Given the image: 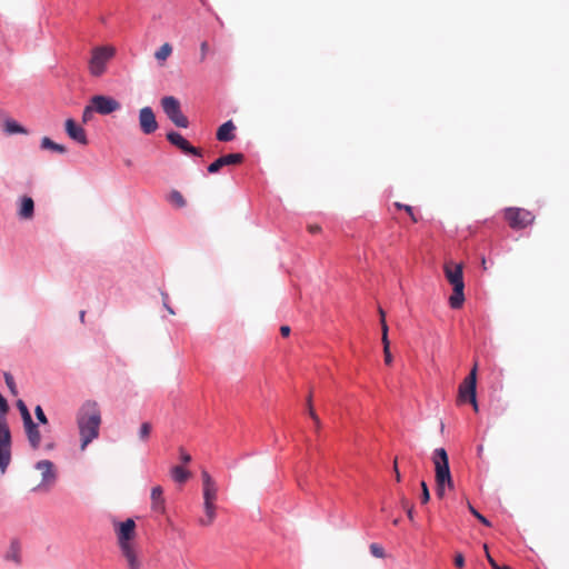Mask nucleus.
Instances as JSON below:
<instances>
[{"label":"nucleus","mask_w":569,"mask_h":569,"mask_svg":"<svg viewBox=\"0 0 569 569\" xmlns=\"http://www.w3.org/2000/svg\"><path fill=\"white\" fill-rule=\"evenodd\" d=\"M169 201L178 208H183L186 206V200L181 192H179L178 190H172L170 192Z\"/></svg>","instance_id":"nucleus-29"},{"label":"nucleus","mask_w":569,"mask_h":569,"mask_svg":"<svg viewBox=\"0 0 569 569\" xmlns=\"http://www.w3.org/2000/svg\"><path fill=\"white\" fill-rule=\"evenodd\" d=\"M445 274L447 280L453 288V292L449 298V305L452 309H459L465 301V282L462 277V264L453 262L446 263Z\"/></svg>","instance_id":"nucleus-2"},{"label":"nucleus","mask_w":569,"mask_h":569,"mask_svg":"<svg viewBox=\"0 0 569 569\" xmlns=\"http://www.w3.org/2000/svg\"><path fill=\"white\" fill-rule=\"evenodd\" d=\"M41 148L42 149H49V150H52V151H56V152H59V153L67 152V148L63 144H59V143L52 141L48 137H43L42 138V140H41Z\"/></svg>","instance_id":"nucleus-27"},{"label":"nucleus","mask_w":569,"mask_h":569,"mask_svg":"<svg viewBox=\"0 0 569 569\" xmlns=\"http://www.w3.org/2000/svg\"><path fill=\"white\" fill-rule=\"evenodd\" d=\"M34 214V202L31 197L23 196L20 198L18 216L23 220H30Z\"/></svg>","instance_id":"nucleus-21"},{"label":"nucleus","mask_w":569,"mask_h":569,"mask_svg":"<svg viewBox=\"0 0 569 569\" xmlns=\"http://www.w3.org/2000/svg\"><path fill=\"white\" fill-rule=\"evenodd\" d=\"M96 112V109L93 107L92 103H90L89 106H87L84 109H83V112H82V122L83 123H88L89 121L92 120L93 118V113Z\"/></svg>","instance_id":"nucleus-33"},{"label":"nucleus","mask_w":569,"mask_h":569,"mask_svg":"<svg viewBox=\"0 0 569 569\" xmlns=\"http://www.w3.org/2000/svg\"><path fill=\"white\" fill-rule=\"evenodd\" d=\"M77 423L81 440V450L98 438L101 425V412L96 401H86L79 409Z\"/></svg>","instance_id":"nucleus-1"},{"label":"nucleus","mask_w":569,"mask_h":569,"mask_svg":"<svg viewBox=\"0 0 569 569\" xmlns=\"http://www.w3.org/2000/svg\"><path fill=\"white\" fill-rule=\"evenodd\" d=\"M236 130V126L231 120L222 123L217 130V139L219 141H232L234 139L233 131Z\"/></svg>","instance_id":"nucleus-23"},{"label":"nucleus","mask_w":569,"mask_h":569,"mask_svg":"<svg viewBox=\"0 0 569 569\" xmlns=\"http://www.w3.org/2000/svg\"><path fill=\"white\" fill-rule=\"evenodd\" d=\"M477 362L473 365L470 373L466 377V379L459 386L458 392V401L459 402H470L475 409L478 411V403L476 398V386H477Z\"/></svg>","instance_id":"nucleus-5"},{"label":"nucleus","mask_w":569,"mask_h":569,"mask_svg":"<svg viewBox=\"0 0 569 569\" xmlns=\"http://www.w3.org/2000/svg\"><path fill=\"white\" fill-rule=\"evenodd\" d=\"M11 461V433L3 417H0V471L4 473Z\"/></svg>","instance_id":"nucleus-6"},{"label":"nucleus","mask_w":569,"mask_h":569,"mask_svg":"<svg viewBox=\"0 0 569 569\" xmlns=\"http://www.w3.org/2000/svg\"><path fill=\"white\" fill-rule=\"evenodd\" d=\"M455 566L457 568H463L465 566V558L461 553H457L456 557H455Z\"/></svg>","instance_id":"nucleus-43"},{"label":"nucleus","mask_w":569,"mask_h":569,"mask_svg":"<svg viewBox=\"0 0 569 569\" xmlns=\"http://www.w3.org/2000/svg\"><path fill=\"white\" fill-rule=\"evenodd\" d=\"M308 231H309L310 233H318V232H320V231H321V227H320V226H318V224H309V226H308Z\"/></svg>","instance_id":"nucleus-45"},{"label":"nucleus","mask_w":569,"mask_h":569,"mask_svg":"<svg viewBox=\"0 0 569 569\" xmlns=\"http://www.w3.org/2000/svg\"><path fill=\"white\" fill-rule=\"evenodd\" d=\"M171 477L176 482L183 483L190 478V472L181 466H174L171 469Z\"/></svg>","instance_id":"nucleus-26"},{"label":"nucleus","mask_w":569,"mask_h":569,"mask_svg":"<svg viewBox=\"0 0 569 569\" xmlns=\"http://www.w3.org/2000/svg\"><path fill=\"white\" fill-rule=\"evenodd\" d=\"M122 557L127 562L128 569H141L142 561L139 557V551L136 545L123 546L119 548Z\"/></svg>","instance_id":"nucleus-17"},{"label":"nucleus","mask_w":569,"mask_h":569,"mask_svg":"<svg viewBox=\"0 0 569 569\" xmlns=\"http://www.w3.org/2000/svg\"><path fill=\"white\" fill-rule=\"evenodd\" d=\"M24 431L32 449H38L41 443V435L38 425L33 420L23 425Z\"/></svg>","instance_id":"nucleus-20"},{"label":"nucleus","mask_w":569,"mask_h":569,"mask_svg":"<svg viewBox=\"0 0 569 569\" xmlns=\"http://www.w3.org/2000/svg\"><path fill=\"white\" fill-rule=\"evenodd\" d=\"M114 530L119 548L136 545L133 541L136 538V522L133 519L129 518L126 521L116 525Z\"/></svg>","instance_id":"nucleus-9"},{"label":"nucleus","mask_w":569,"mask_h":569,"mask_svg":"<svg viewBox=\"0 0 569 569\" xmlns=\"http://www.w3.org/2000/svg\"><path fill=\"white\" fill-rule=\"evenodd\" d=\"M167 139L170 143L179 148L181 151L188 154H193L197 157L202 156V151L199 148H196L189 143L180 133L171 131L167 134Z\"/></svg>","instance_id":"nucleus-14"},{"label":"nucleus","mask_w":569,"mask_h":569,"mask_svg":"<svg viewBox=\"0 0 569 569\" xmlns=\"http://www.w3.org/2000/svg\"><path fill=\"white\" fill-rule=\"evenodd\" d=\"M96 112L100 114H110L120 109V103L112 97L94 96L91 98Z\"/></svg>","instance_id":"nucleus-11"},{"label":"nucleus","mask_w":569,"mask_h":569,"mask_svg":"<svg viewBox=\"0 0 569 569\" xmlns=\"http://www.w3.org/2000/svg\"><path fill=\"white\" fill-rule=\"evenodd\" d=\"M36 469L41 472V485L40 487L49 488L51 487L57 479V473L54 471V466L50 460H40L36 463Z\"/></svg>","instance_id":"nucleus-13"},{"label":"nucleus","mask_w":569,"mask_h":569,"mask_svg":"<svg viewBox=\"0 0 569 569\" xmlns=\"http://www.w3.org/2000/svg\"><path fill=\"white\" fill-rule=\"evenodd\" d=\"M179 455H180V460L183 463H189L191 461V456L186 450H183L182 448H180Z\"/></svg>","instance_id":"nucleus-42"},{"label":"nucleus","mask_w":569,"mask_h":569,"mask_svg":"<svg viewBox=\"0 0 569 569\" xmlns=\"http://www.w3.org/2000/svg\"><path fill=\"white\" fill-rule=\"evenodd\" d=\"M4 381H6V385L8 386L9 390L11 391V393L17 395L18 393L17 386H16L14 379L11 373H9V372L4 373Z\"/></svg>","instance_id":"nucleus-35"},{"label":"nucleus","mask_w":569,"mask_h":569,"mask_svg":"<svg viewBox=\"0 0 569 569\" xmlns=\"http://www.w3.org/2000/svg\"><path fill=\"white\" fill-rule=\"evenodd\" d=\"M393 206H395L396 208H398V209H405V210L407 211V213L410 216V218H411V220H412L413 222H417V221H418V219H417V217H416V214H415V212H413L412 207H410V206H405V204L399 203V202H393Z\"/></svg>","instance_id":"nucleus-37"},{"label":"nucleus","mask_w":569,"mask_h":569,"mask_svg":"<svg viewBox=\"0 0 569 569\" xmlns=\"http://www.w3.org/2000/svg\"><path fill=\"white\" fill-rule=\"evenodd\" d=\"M151 509L159 513L164 511L163 490L160 486L151 489Z\"/></svg>","instance_id":"nucleus-22"},{"label":"nucleus","mask_w":569,"mask_h":569,"mask_svg":"<svg viewBox=\"0 0 569 569\" xmlns=\"http://www.w3.org/2000/svg\"><path fill=\"white\" fill-rule=\"evenodd\" d=\"M203 516L198 519V525L202 528L211 527L217 519V505L203 503Z\"/></svg>","instance_id":"nucleus-19"},{"label":"nucleus","mask_w":569,"mask_h":569,"mask_svg":"<svg viewBox=\"0 0 569 569\" xmlns=\"http://www.w3.org/2000/svg\"><path fill=\"white\" fill-rule=\"evenodd\" d=\"M166 307H167V309L169 310L170 313H174L173 310L170 307H168V306H166Z\"/></svg>","instance_id":"nucleus-49"},{"label":"nucleus","mask_w":569,"mask_h":569,"mask_svg":"<svg viewBox=\"0 0 569 569\" xmlns=\"http://www.w3.org/2000/svg\"><path fill=\"white\" fill-rule=\"evenodd\" d=\"M4 128L9 134H14V133L26 134L28 132L22 126H20L14 120H7L4 123Z\"/></svg>","instance_id":"nucleus-28"},{"label":"nucleus","mask_w":569,"mask_h":569,"mask_svg":"<svg viewBox=\"0 0 569 569\" xmlns=\"http://www.w3.org/2000/svg\"><path fill=\"white\" fill-rule=\"evenodd\" d=\"M161 107L167 117L179 128H187L189 126L188 118L182 113L180 102L172 96L163 97L161 99Z\"/></svg>","instance_id":"nucleus-7"},{"label":"nucleus","mask_w":569,"mask_h":569,"mask_svg":"<svg viewBox=\"0 0 569 569\" xmlns=\"http://www.w3.org/2000/svg\"><path fill=\"white\" fill-rule=\"evenodd\" d=\"M4 558L6 560L13 561L17 565L21 562V546L17 539L11 540Z\"/></svg>","instance_id":"nucleus-24"},{"label":"nucleus","mask_w":569,"mask_h":569,"mask_svg":"<svg viewBox=\"0 0 569 569\" xmlns=\"http://www.w3.org/2000/svg\"><path fill=\"white\" fill-rule=\"evenodd\" d=\"M433 463L436 470L437 493L439 497L445 495V487H453V482L449 469V460L447 451L443 448H438L433 452Z\"/></svg>","instance_id":"nucleus-3"},{"label":"nucleus","mask_w":569,"mask_h":569,"mask_svg":"<svg viewBox=\"0 0 569 569\" xmlns=\"http://www.w3.org/2000/svg\"><path fill=\"white\" fill-rule=\"evenodd\" d=\"M468 508L470 510V512L481 522L483 523L485 526L487 527H490L491 526V522L486 518L483 517L481 513H479L470 503L468 505Z\"/></svg>","instance_id":"nucleus-36"},{"label":"nucleus","mask_w":569,"mask_h":569,"mask_svg":"<svg viewBox=\"0 0 569 569\" xmlns=\"http://www.w3.org/2000/svg\"><path fill=\"white\" fill-rule=\"evenodd\" d=\"M209 50H210V47H209L208 41H202L200 43V59H199L200 62L206 61Z\"/></svg>","instance_id":"nucleus-38"},{"label":"nucleus","mask_w":569,"mask_h":569,"mask_svg":"<svg viewBox=\"0 0 569 569\" xmlns=\"http://www.w3.org/2000/svg\"><path fill=\"white\" fill-rule=\"evenodd\" d=\"M17 407L21 413L23 425L32 420L29 409L27 408L26 403L22 400H18Z\"/></svg>","instance_id":"nucleus-30"},{"label":"nucleus","mask_w":569,"mask_h":569,"mask_svg":"<svg viewBox=\"0 0 569 569\" xmlns=\"http://www.w3.org/2000/svg\"><path fill=\"white\" fill-rule=\"evenodd\" d=\"M290 327L289 326H281L280 333L282 337H288L290 335Z\"/></svg>","instance_id":"nucleus-46"},{"label":"nucleus","mask_w":569,"mask_h":569,"mask_svg":"<svg viewBox=\"0 0 569 569\" xmlns=\"http://www.w3.org/2000/svg\"><path fill=\"white\" fill-rule=\"evenodd\" d=\"M66 132L68 137L76 142L87 146L88 138L84 129L79 126L73 119H67L64 123Z\"/></svg>","instance_id":"nucleus-16"},{"label":"nucleus","mask_w":569,"mask_h":569,"mask_svg":"<svg viewBox=\"0 0 569 569\" xmlns=\"http://www.w3.org/2000/svg\"><path fill=\"white\" fill-rule=\"evenodd\" d=\"M139 126L144 134H151L158 129L154 112L150 107H143L140 109Z\"/></svg>","instance_id":"nucleus-12"},{"label":"nucleus","mask_w":569,"mask_h":569,"mask_svg":"<svg viewBox=\"0 0 569 569\" xmlns=\"http://www.w3.org/2000/svg\"><path fill=\"white\" fill-rule=\"evenodd\" d=\"M34 413H36V417L37 419L39 420L40 423L42 425H47L48 423V419L41 408V406H37L36 409H34Z\"/></svg>","instance_id":"nucleus-39"},{"label":"nucleus","mask_w":569,"mask_h":569,"mask_svg":"<svg viewBox=\"0 0 569 569\" xmlns=\"http://www.w3.org/2000/svg\"><path fill=\"white\" fill-rule=\"evenodd\" d=\"M307 406H308V412H309V416L311 417V419L315 421L316 423V427L319 428L320 426V419L319 417L317 416L313 407H312V395L311 392L309 393L308 398H307Z\"/></svg>","instance_id":"nucleus-31"},{"label":"nucleus","mask_w":569,"mask_h":569,"mask_svg":"<svg viewBox=\"0 0 569 569\" xmlns=\"http://www.w3.org/2000/svg\"><path fill=\"white\" fill-rule=\"evenodd\" d=\"M201 479H202L203 503L217 505L218 486H217L216 481L211 478L209 472L206 470H202Z\"/></svg>","instance_id":"nucleus-10"},{"label":"nucleus","mask_w":569,"mask_h":569,"mask_svg":"<svg viewBox=\"0 0 569 569\" xmlns=\"http://www.w3.org/2000/svg\"><path fill=\"white\" fill-rule=\"evenodd\" d=\"M421 488H422L421 502L427 503L430 499V493H429L428 487L425 481L421 482Z\"/></svg>","instance_id":"nucleus-40"},{"label":"nucleus","mask_w":569,"mask_h":569,"mask_svg":"<svg viewBox=\"0 0 569 569\" xmlns=\"http://www.w3.org/2000/svg\"><path fill=\"white\" fill-rule=\"evenodd\" d=\"M486 552H487V559L492 569H500L501 566H499L496 560L489 555L487 546H485Z\"/></svg>","instance_id":"nucleus-44"},{"label":"nucleus","mask_w":569,"mask_h":569,"mask_svg":"<svg viewBox=\"0 0 569 569\" xmlns=\"http://www.w3.org/2000/svg\"><path fill=\"white\" fill-rule=\"evenodd\" d=\"M9 410V406H8V402L7 400L2 397V395L0 393V413L1 415H6Z\"/></svg>","instance_id":"nucleus-41"},{"label":"nucleus","mask_w":569,"mask_h":569,"mask_svg":"<svg viewBox=\"0 0 569 569\" xmlns=\"http://www.w3.org/2000/svg\"><path fill=\"white\" fill-rule=\"evenodd\" d=\"M152 426L150 422H143L139 430V438L142 441H147L150 437Z\"/></svg>","instance_id":"nucleus-32"},{"label":"nucleus","mask_w":569,"mask_h":569,"mask_svg":"<svg viewBox=\"0 0 569 569\" xmlns=\"http://www.w3.org/2000/svg\"><path fill=\"white\" fill-rule=\"evenodd\" d=\"M379 316H380V322H381V329H382V342H383V353H385V362L387 365L391 363V352H390V342H389V327L386 320V311L379 307L378 309Z\"/></svg>","instance_id":"nucleus-18"},{"label":"nucleus","mask_w":569,"mask_h":569,"mask_svg":"<svg viewBox=\"0 0 569 569\" xmlns=\"http://www.w3.org/2000/svg\"><path fill=\"white\" fill-rule=\"evenodd\" d=\"M79 317H80V321L83 323V322H84V319H86V311H83V310H82V311H80Z\"/></svg>","instance_id":"nucleus-48"},{"label":"nucleus","mask_w":569,"mask_h":569,"mask_svg":"<svg viewBox=\"0 0 569 569\" xmlns=\"http://www.w3.org/2000/svg\"><path fill=\"white\" fill-rule=\"evenodd\" d=\"M47 448H48V449H52V448H53V446H52V445H48V446H47Z\"/></svg>","instance_id":"nucleus-51"},{"label":"nucleus","mask_w":569,"mask_h":569,"mask_svg":"<svg viewBox=\"0 0 569 569\" xmlns=\"http://www.w3.org/2000/svg\"><path fill=\"white\" fill-rule=\"evenodd\" d=\"M244 160V156L242 153H229L218 158L208 167L209 173H217L222 167L239 164Z\"/></svg>","instance_id":"nucleus-15"},{"label":"nucleus","mask_w":569,"mask_h":569,"mask_svg":"<svg viewBox=\"0 0 569 569\" xmlns=\"http://www.w3.org/2000/svg\"><path fill=\"white\" fill-rule=\"evenodd\" d=\"M370 552L373 557L377 558H383L386 556L382 546L376 542L370 545Z\"/></svg>","instance_id":"nucleus-34"},{"label":"nucleus","mask_w":569,"mask_h":569,"mask_svg":"<svg viewBox=\"0 0 569 569\" xmlns=\"http://www.w3.org/2000/svg\"><path fill=\"white\" fill-rule=\"evenodd\" d=\"M393 473L396 475L397 480H399L400 475H399V471L397 469V461L396 460H393Z\"/></svg>","instance_id":"nucleus-47"},{"label":"nucleus","mask_w":569,"mask_h":569,"mask_svg":"<svg viewBox=\"0 0 569 569\" xmlns=\"http://www.w3.org/2000/svg\"><path fill=\"white\" fill-rule=\"evenodd\" d=\"M505 219L512 229H523L535 221V216L522 208H507Z\"/></svg>","instance_id":"nucleus-8"},{"label":"nucleus","mask_w":569,"mask_h":569,"mask_svg":"<svg viewBox=\"0 0 569 569\" xmlns=\"http://www.w3.org/2000/svg\"><path fill=\"white\" fill-rule=\"evenodd\" d=\"M116 56V48L112 46H100L91 50L88 69L91 76L101 77L107 71L109 61Z\"/></svg>","instance_id":"nucleus-4"},{"label":"nucleus","mask_w":569,"mask_h":569,"mask_svg":"<svg viewBox=\"0 0 569 569\" xmlns=\"http://www.w3.org/2000/svg\"><path fill=\"white\" fill-rule=\"evenodd\" d=\"M500 569H510V568L507 566H501Z\"/></svg>","instance_id":"nucleus-50"},{"label":"nucleus","mask_w":569,"mask_h":569,"mask_svg":"<svg viewBox=\"0 0 569 569\" xmlns=\"http://www.w3.org/2000/svg\"><path fill=\"white\" fill-rule=\"evenodd\" d=\"M172 46L166 42L154 52V58L160 66H163L167 59L172 54Z\"/></svg>","instance_id":"nucleus-25"}]
</instances>
